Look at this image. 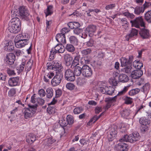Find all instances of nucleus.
Here are the masks:
<instances>
[{
	"label": "nucleus",
	"mask_w": 151,
	"mask_h": 151,
	"mask_svg": "<svg viewBox=\"0 0 151 151\" xmlns=\"http://www.w3.org/2000/svg\"><path fill=\"white\" fill-rule=\"evenodd\" d=\"M109 83L113 86H117L118 84V81L116 78L113 77L109 78Z\"/></svg>",
	"instance_id": "obj_33"
},
{
	"label": "nucleus",
	"mask_w": 151,
	"mask_h": 151,
	"mask_svg": "<svg viewBox=\"0 0 151 151\" xmlns=\"http://www.w3.org/2000/svg\"><path fill=\"white\" fill-rule=\"evenodd\" d=\"M63 77L62 73H56L51 80V83L53 86H57L60 83Z\"/></svg>",
	"instance_id": "obj_7"
},
{
	"label": "nucleus",
	"mask_w": 151,
	"mask_h": 151,
	"mask_svg": "<svg viewBox=\"0 0 151 151\" xmlns=\"http://www.w3.org/2000/svg\"><path fill=\"white\" fill-rule=\"evenodd\" d=\"M130 22L132 27H134L137 28H139L140 26L145 27V22L142 16L137 17L133 20H131Z\"/></svg>",
	"instance_id": "obj_6"
},
{
	"label": "nucleus",
	"mask_w": 151,
	"mask_h": 151,
	"mask_svg": "<svg viewBox=\"0 0 151 151\" xmlns=\"http://www.w3.org/2000/svg\"><path fill=\"white\" fill-rule=\"evenodd\" d=\"M13 51L14 54L17 57L20 56L22 54L21 51L19 49H14Z\"/></svg>",
	"instance_id": "obj_59"
},
{
	"label": "nucleus",
	"mask_w": 151,
	"mask_h": 151,
	"mask_svg": "<svg viewBox=\"0 0 151 151\" xmlns=\"http://www.w3.org/2000/svg\"><path fill=\"white\" fill-rule=\"evenodd\" d=\"M121 113L122 116L126 118L130 114L129 110L127 109L124 110L122 111Z\"/></svg>",
	"instance_id": "obj_43"
},
{
	"label": "nucleus",
	"mask_w": 151,
	"mask_h": 151,
	"mask_svg": "<svg viewBox=\"0 0 151 151\" xmlns=\"http://www.w3.org/2000/svg\"><path fill=\"white\" fill-rule=\"evenodd\" d=\"M65 48L67 50L70 52H73L75 50V47L72 44H67Z\"/></svg>",
	"instance_id": "obj_38"
},
{
	"label": "nucleus",
	"mask_w": 151,
	"mask_h": 151,
	"mask_svg": "<svg viewBox=\"0 0 151 151\" xmlns=\"http://www.w3.org/2000/svg\"><path fill=\"white\" fill-rule=\"evenodd\" d=\"M19 15L22 19L28 21L30 19L32 16L29 15V11L24 6H20L19 8Z\"/></svg>",
	"instance_id": "obj_3"
},
{
	"label": "nucleus",
	"mask_w": 151,
	"mask_h": 151,
	"mask_svg": "<svg viewBox=\"0 0 151 151\" xmlns=\"http://www.w3.org/2000/svg\"><path fill=\"white\" fill-rule=\"evenodd\" d=\"M16 92V89L14 88H12L8 92V96L10 97L13 96L15 94Z\"/></svg>",
	"instance_id": "obj_55"
},
{
	"label": "nucleus",
	"mask_w": 151,
	"mask_h": 151,
	"mask_svg": "<svg viewBox=\"0 0 151 151\" xmlns=\"http://www.w3.org/2000/svg\"><path fill=\"white\" fill-rule=\"evenodd\" d=\"M73 73L74 76H79L81 74L82 75V67L79 66H76L74 67Z\"/></svg>",
	"instance_id": "obj_23"
},
{
	"label": "nucleus",
	"mask_w": 151,
	"mask_h": 151,
	"mask_svg": "<svg viewBox=\"0 0 151 151\" xmlns=\"http://www.w3.org/2000/svg\"><path fill=\"white\" fill-rule=\"evenodd\" d=\"M94 43V42L93 39H91L89 41L86 42V45L88 47H92Z\"/></svg>",
	"instance_id": "obj_60"
},
{
	"label": "nucleus",
	"mask_w": 151,
	"mask_h": 151,
	"mask_svg": "<svg viewBox=\"0 0 151 151\" xmlns=\"http://www.w3.org/2000/svg\"><path fill=\"white\" fill-rule=\"evenodd\" d=\"M149 125H141L140 127V130L142 133H144L148 132L149 129Z\"/></svg>",
	"instance_id": "obj_46"
},
{
	"label": "nucleus",
	"mask_w": 151,
	"mask_h": 151,
	"mask_svg": "<svg viewBox=\"0 0 151 151\" xmlns=\"http://www.w3.org/2000/svg\"><path fill=\"white\" fill-rule=\"evenodd\" d=\"M144 18L149 23H151V10L148 11L145 14Z\"/></svg>",
	"instance_id": "obj_30"
},
{
	"label": "nucleus",
	"mask_w": 151,
	"mask_h": 151,
	"mask_svg": "<svg viewBox=\"0 0 151 151\" xmlns=\"http://www.w3.org/2000/svg\"><path fill=\"white\" fill-rule=\"evenodd\" d=\"M62 43L58 44L56 45L54 48V50H56L58 52V53H63L65 50V49L63 46L62 45Z\"/></svg>",
	"instance_id": "obj_25"
},
{
	"label": "nucleus",
	"mask_w": 151,
	"mask_h": 151,
	"mask_svg": "<svg viewBox=\"0 0 151 151\" xmlns=\"http://www.w3.org/2000/svg\"><path fill=\"white\" fill-rule=\"evenodd\" d=\"M66 119L68 122L67 123L68 125V127H70L71 125L73 123V116L71 115H68L67 116Z\"/></svg>",
	"instance_id": "obj_36"
},
{
	"label": "nucleus",
	"mask_w": 151,
	"mask_h": 151,
	"mask_svg": "<svg viewBox=\"0 0 151 151\" xmlns=\"http://www.w3.org/2000/svg\"><path fill=\"white\" fill-rule=\"evenodd\" d=\"M56 40L60 43L65 44L66 43L65 35L59 33L57 35L56 37Z\"/></svg>",
	"instance_id": "obj_20"
},
{
	"label": "nucleus",
	"mask_w": 151,
	"mask_h": 151,
	"mask_svg": "<svg viewBox=\"0 0 151 151\" xmlns=\"http://www.w3.org/2000/svg\"><path fill=\"white\" fill-rule=\"evenodd\" d=\"M57 53H58V51L54 50V48H52L50 52L49 59L50 60V61L53 60L54 58L55 54Z\"/></svg>",
	"instance_id": "obj_39"
},
{
	"label": "nucleus",
	"mask_w": 151,
	"mask_h": 151,
	"mask_svg": "<svg viewBox=\"0 0 151 151\" xmlns=\"http://www.w3.org/2000/svg\"><path fill=\"white\" fill-rule=\"evenodd\" d=\"M14 46L12 42L11 41H9L6 44L4 47V50L8 52H10L14 50Z\"/></svg>",
	"instance_id": "obj_21"
},
{
	"label": "nucleus",
	"mask_w": 151,
	"mask_h": 151,
	"mask_svg": "<svg viewBox=\"0 0 151 151\" xmlns=\"http://www.w3.org/2000/svg\"><path fill=\"white\" fill-rule=\"evenodd\" d=\"M69 41L70 43L74 45H78V40L76 37L74 36H71L69 38Z\"/></svg>",
	"instance_id": "obj_35"
},
{
	"label": "nucleus",
	"mask_w": 151,
	"mask_h": 151,
	"mask_svg": "<svg viewBox=\"0 0 151 151\" xmlns=\"http://www.w3.org/2000/svg\"><path fill=\"white\" fill-rule=\"evenodd\" d=\"M65 77L66 80L70 81H73L76 79L73 70L70 69L65 70Z\"/></svg>",
	"instance_id": "obj_10"
},
{
	"label": "nucleus",
	"mask_w": 151,
	"mask_h": 151,
	"mask_svg": "<svg viewBox=\"0 0 151 151\" xmlns=\"http://www.w3.org/2000/svg\"><path fill=\"white\" fill-rule=\"evenodd\" d=\"M118 79L120 82L125 83L127 82L129 80L128 76L125 74H122L119 75Z\"/></svg>",
	"instance_id": "obj_26"
},
{
	"label": "nucleus",
	"mask_w": 151,
	"mask_h": 151,
	"mask_svg": "<svg viewBox=\"0 0 151 151\" xmlns=\"http://www.w3.org/2000/svg\"><path fill=\"white\" fill-rule=\"evenodd\" d=\"M21 25L20 19L17 18H14L12 19V22L9 24L8 29L10 32L16 34L20 30Z\"/></svg>",
	"instance_id": "obj_1"
},
{
	"label": "nucleus",
	"mask_w": 151,
	"mask_h": 151,
	"mask_svg": "<svg viewBox=\"0 0 151 151\" xmlns=\"http://www.w3.org/2000/svg\"><path fill=\"white\" fill-rule=\"evenodd\" d=\"M98 120L97 115L94 116L92 118L88 123V124L90 125L91 124V123H94Z\"/></svg>",
	"instance_id": "obj_61"
},
{
	"label": "nucleus",
	"mask_w": 151,
	"mask_h": 151,
	"mask_svg": "<svg viewBox=\"0 0 151 151\" xmlns=\"http://www.w3.org/2000/svg\"><path fill=\"white\" fill-rule=\"evenodd\" d=\"M66 87L67 88L70 90H72L74 88L75 85L71 83H68L66 85Z\"/></svg>",
	"instance_id": "obj_57"
},
{
	"label": "nucleus",
	"mask_w": 151,
	"mask_h": 151,
	"mask_svg": "<svg viewBox=\"0 0 151 151\" xmlns=\"http://www.w3.org/2000/svg\"><path fill=\"white\" fill-rule=\"evenodd\" d=\"M63 58L65 61V65L67 66L71 65L72 62L73 57L70 54H66L64 55Z\"/></svg>",
	"instance_id": "obj_18"
},
{
	"label": "nucleus",
	"mask_w": 151,
	"mask_h": 151,
	"mask_svg": "<svg viewBox=\"0 0 151 151\" xmlns=\"http://www.w3.org/2000/svg\"><path fill=\"white\" fill-rule=\"evenodd\" d=\"M32 61L30 60L28 61L26 63L25 65V70L27 72L29 71L31 69V67L32 65Z\"/></svg>",
	"instance_id": "obj_37"
},
{
	"label": "nucleus",
	"mask_w": 151,
	"mask_h": 151,
	"mask_svg": "<svg viewBox=\"0 0 151 151\" xmlns=\"http://www.w3.org/2000/svg\"><path fill=\"white\" fill-rule=\"evenodd\" d=\"M53 90L50 87L48 88L46 90V97L48 99H51L53 95Z\"/></svg>",
	"instance_id": "obj_27"
},
{
	"label": "nucleus",
	"mask_w": 151,
	"mask_h": 151,
	"mask_svg": "<svg viewBox=\"0 0 151 151\" xmlns=\"http://www.w3.org/2000/svg\"><path fill=\"white\" fill-rule=\"evenodd\" d=\"M15 55L13 53H10L7 54L5 59V64L6 66L9 67L12 69L14 68V63L15 60Z\"/></svg>",
	"instance_id": "obj_4"
},
{
	"label": "nucleus",
	"mask_w": 151,
	"mask_h": 151,
	"mask_svg": "<svg viewBox=\"0 0 151 151\" xmlns=\"http://www.w3.org/2000/svg\"><path fill=\"white\" fill-rule=\"evenodd\" d=\"M8 83L9 86L11 87L19 86L20 84L19 77H16L9 78Z\"/></svg>",
	"instance_id": "obj_12"
},
{
	"label": "nucleus",
	"mask_w": 151,
	"mask_h": 151,
	"mask_svg": "<svg viewBox=\"0 0 151 151\" xmlns=\"http://www.w3.org/2000/svg\"><path fill=\"white\" fill-rule=\"evenodd\" d=\"M38 93L41 97H44L46 95L45 91L43 89H41L38 91Z\"/></svg>",
	"instance_id": "obj_63"
},
{
	"label": "nucleus",
	"mask_w": 151,
	"mask_h": 151,
	"mask_svg": "<svg viewBox=\"0 0 151 151\" xmlns=\"http://www.w3.org/2000/svg\"><path fill=\"white\" fill-rule=\"evenodd\" d=\"M125 67L124 68L122 69V71L127 73H130L132 71V65L127 64Z\"/></svg>",
	"instance_id": "obj_29"
},
{
	"label": "nucleus",
	"mask_w": 151,
	"mask_h": 151,
	"mask_svg": "<svg viewBox=\"0 0 151 151\" xmlns=\"http://www.w3.org/2000/svg\"><path fill=\"white\" fill-rule=\"evenodd\" d=\"M14 68L12 69L11 68L6 66V71L7 73L9 75L11 76L15 74L14 71L13 70V69H14Z\"/></svg>",
	"instance_id": "obj_45"
},
{
	"label": "nucleus",
	"mask_w": 151,
	"mask_h": 151,
	"mask_svg": "<svg viewBox=\"0 0 151 151\" xmlns=\"http://www.w3.org/2000/svg\"><path fill=\"white\" fill-rule=\"evenodd\" d=\"M128 88L129 87L128 86L125 87L122 91L119 92L117 96L122 95L124 94L127 91Z\"/></svg>",
	"instance_id": "obj_62"
},
{
	"label": "nucleus",
	"mask_w": 151,
	"mask_h": 151,
	"mask_svg": "<svg viewBox=\"0 0 151 151\" xmlns=\"http://www.w3.org/2000/svg\"><path fill=\"white\" fill-rule=\"evenodd\" d=\"M47 111L49 114H52L55 113V109L54 107L49 106L47 108Z\"/></svg>",
	"instance_id": "obj_44"
},
{
	"label": "nucleus",
	"mask_w": 151,
	"mask_h": 151,
	"mask_svg": "<svg viewBox=\"0 0 151 151\" xmlns=\"http://www.w3.org/2000/svg\"><path fill=\"white\" fill-rule=\"evenodd\" d=\"M78 84L80 86L83 85L86 83L85 79L83 78H79L77 80Z\"/></svg>",
	"instance_id": "obj_49"
},
{
	"label": "nucleus",
	"mask_w": 151,
	"mask_h": 151,
	"mask_svg": "<svg viewBox=\"0 0 151 151\" xmlns=\"http://www.w3.org/2000/svg\"><path fill=\"white\" fill-rule=\"evenodd\" d=\"M123 14L128 18H130V19H133L134 17V15L132 13H130L128 12H123Z\"/></svg>",
	"instance_id": "obj_51"
},
{
	"label": "nucleus",
	"mask_w": 151,
	"mask_h": 151,
	"mask_svg": "<svg viewBox=\"0 0 151 151\" xmlns=\"http://www.w3.org/2000/svg\"><path fill=\"white\" fill-rule=\"evenodd\" d=\"M140 91V90L138 88L133 89L131 90L128 92V94L130 96H133L138 93Z\"/></svg>",
	"instance_id": "obj_41"
},
{
	"label": "nucleus",
	"mask_w": 151,
	"mask_h": 151,
	"mask_svg": "<svg viewBox=\"0 0 151 151\" xmlns=\"http://www.w3.org/2000/svg\"><path fill=\"white\" fill-rule=\"evenodd\" d=\"M96 30V26L93 24L89 25L86 29V32L87 33L90 37H92L93 35Z\"/></svg>",
	"instance_id": "obj_13"
},
{
	"label": "nucleus",
	"mask_w": 151,
	"mask_h": 151,
	"mask_svg": "<svg viewBox=\"0 0 151 151\" xmlns=\"http://www.w3.org/2000/svg\"><path fill=\"white\" fill-rule=\"evenodd\" d=\"M139 34L142 38L144 39H148L150 35L149 31L144 28L140 29Z\"/></svg>",
	"instance_id": "obj_14"
},
{
	"label": "nucleus",
	"mask_w": 151,
	"mask_h": 151,
	"mask_svg": "<svg viewBox=\"0 0 151 151\" xmlns=\"http://www.w3.org/2000/svg\"><path fill=\"white\" fill-rule=\"evenodd\" d=\"M62 91L61 90L58 88L55 91V98L59 97L62 94Z\"/></svg>",
	"instance_id": "obj_58"
},
{
	"label": "nucleus",
	"mask_w": 151,
	"mask_h": 151,
	"mask_svg": "<svg viewBox=\"0 0 151 151\" xmlns=\"http://www.w3.org/2000/svg\"><path fill=\"white\" fill-rule=\"evenodd\" d=\"M139 122L141 125H149L150 123V120L145 117H142L139 119Z\"/></svg>",
	"instance_id": "obj_24"
},
{
	"label": "nucleus",
	"mask_w": 151,
	"mask_h": 151,
	"mask_svg": "<svg viewBox=\"0 0 151 151\" xmlns=\"http://www.w3.org/2000/svg\"><path fill=\"white\" fill-rule=\"evenodd\" d=\"M117 126L116 125H113L111 126L109 132H108V137L109 141H111L115 138L117 134Z\"/></svg>",
	"instance_id": "obj_9"
},
{
	"label": "nucleus",
	"mask_w": 151,
	"mask_h": 151,
	"mask_svg": "<svg viewBox=\"0 0 151 151\" xmlns=\"http://www.w3.org/2000/svg\"><path fill=\"white\" fill-rule=\"evenodd\" d=\"M118 148L121 151H127L128 146L127 144L121 142L118 144Z\"/></svg>",
	"instance_id": "obj_22"
},
{
	"label": "nucleus",
	"mask_w": 151,
	"mask_h": 151,
	"mask_svg": "<svg viewBox=\"0 0 151 151\" xmlns=\"http://www.w3.org/2000/svg\"><path fill=\"white\" fill-rule=\"evenodd\" d=\"M119 141L122 142L124 141L129 142V136L127 134L125 135L122 138L119 140Z\"/></svg>",
	"instance_id": "obj_64"
},
{
	"label": "nucleus",
	"mask_w": 151,
	"mask_h": 151,
	"mask_svg": "<svg viewBox=\"0 0 151 151\" xmlns=\"http://www.w3.org/2000/svg\"><path fill=\"white\" fill-rule=\"evenodd\" d=\"M144 11V9H143L142 7L137 6L134 10V12L135 14L139 15L141 13H143Z\"/></svg>",
	"instance_id": "obj_34"
},
{
	"label": "nucleus",
	"mask_w": 151,
	"mask_h": 151,
	"mask_svg": "<svg viewBox=\"0 0 151 151\" xmlns=\"http://www.w3.org/2000/svg\"><path fill=\"white\" fill-rule=\"evenodd\" d=\"M82 76L84 78H89L92 77L93 72L91 68L87 65H84L82 67Z\"/></svg>",
	"instance_id": "obj_5"
},
{
	"label": "nucleus",
	"mask_w": 151,
	"mask_h": 151,
	"mask_svg": "<svg viewBox=\"0 0 151 151\" xmlns=\"http://www.w3.org/2000/svg\"><path fill=\"white\" fill-rule=\"evenodd\" d=\"M123 99L124 100L126 104H130L132 102V99L127 96H124Z\"/></svg>",
	"instance_id": "obj_42"
},
{
	"label": "nucleus",
	"mask_w": 151,
	"mask_h": 151,
	"mask_svg": "<svg viewBox=\"0 0 151 151\" xmlns=\"http://www.w3.org/2000/svg\"><path fill=\"white\" fill-rule=\"evenodd\" d=\"M138 31L134 28H132L130 30V33L127 34L125 37V40L128 41L129 39L136 37L138 35Z\"/></svg>",
	"instance_id": "obj_15"
},
{
	"label": "nucleus",
	"mask_w": 151,
	"mask_h": 151,
	"mask_svg": "<svg viewBox=\"0 0 151 151\" xmlns=\"http://www.w3.org/2000/svg\"><path fill=\"white\" fill-rule=\"evenodd\" d=\"M24 116L26 119L31 118L35 113L34 111L30 110L29 108H24Z\"/></svg>",
	"instance_id": "obj_16"
},
{
	"label": "nucleus",
	"mask_w": 151,
	"mask_h": 151,
	"mask_svg": "<svg viewBox=\"0 0 151 151\" xmlns=\"http://www.w3.org/2000/svg\"><path fill=\"white\" fill-rule=\"evenodd\" d=\"M143 74V71L141 70H136L132 71L131 74V76L132 78L134 79L139 78Z\"/></svg>",
	"instance_id": "obj_19"
},
{
	"label": "nucleus",
	"mask_w": 151,
	"mask_h": 151,
	"mask_svg": "<svg viewBox=\"0 0 151 151\" xmlns=\"http://www.w3.org/2000/svg\"><path fill=\"white\" fill-rule=\"evenodd\" d=\"M67 122H68L65 118L62 117L61 118L59 122L60 125L61 126V128H64L67 126L68 125Z\"/></svg>",
	"instance_id": "obj_31"
},
{
	"label": "nucleus",
	"mask_w": 151,
	"mask_h": 151,
	"mask_svg": "<svg viewBox=\"0 0 151 151\" xmlns=\"http://www.w3.org/2000/svg\"><path fill=\"white\" fill-rule=\"evenodd\" d=\"M28 106L29 107V109L30 110L34 111L35 112H36L37 107V104H35L33 105H31L30 104H28Z\"/></svg>",
	"instance_id": "obj_52"
},
{
	"label": "nucleus",
	"mask_w": 151,
	"mask_h": 151,
	"mask_svg": "<svg viewBox=\"0 0 151 151\" xmlns=\"http://www.w3.org/2000/svg\"><path fill=\"white\" fill-rule=\"evenodd\" d=\"M91 60V57L89 55L85 56L82 57L79 63L82 66L86 65V64H89L90 63Z\"/></svg>",
	"instance_id": "obj_17"
},
{
	"label": "nucleus",
	"mask_w": 151,
	"mask_h": 151,
	"mask_svg": "<svg viewBox=\"0 0 151 151\" xmlns=\"http://www.w3.org/2000/svg\"><path fill=\"white\" fill-rule=\"evenodd\" d=\"M47 69H52L55 71V73H62L63 68L61 63L57 60L47 63L46 65Z\"/></svg>",
	"instance_id": "obj_2"
},
{
	"label": "nucleus",
	"mask_w": 151,
	"mask_h": 151,
	"mask_svg": "<svg viewBox=\"0 0 151 151\" xmlns=\"http://www.w3.org/2000/svg\"><path fill=\"white\" fill-rule=\"evenodd\" d=\"M92 50L90 48H87L81 51V53L83 55H85L90 54Z\"/></svg>",
	"instance_id": "obj_47"
},
{
	"label": "nucleus",
	"mask_w": 151,
	"mask_h": 151,
	"mask_svg": "<svg viewBox=\"0 0 151 151\" xmlns=\"http://www.w3.org/2000/svg\"><path fill=\"white\" fill-rule=\"evenodd\" d=\"M80 63H79V62H78L77 61V60H73L72 63L70 65V68H73L76 66H78L77 65H80Z\"/></svg>",
	"instance_id": "obj_54"
},
{
	"label": "nucleus",
	"mask_w": 151,
	"mask_h": 151,
	"mask_svg": "<svg viewBox=\"0 0 151 151\" xmlns=\"http://www.w3.org/2000/svg\"><path fill=\"white\" fill-rule=\"evenodd\" d=\"M83 110V108L81 107H76L75 108L73 112L75 114H78Z\"/></svg>",
	"instance_id": "obj_50"
},
{
	"label": "nucleus",
	"mask_w": 151,
	"mask_h": 151,
	"mask_svg": "<svg viewBox=\"0 0 151 151\" xmlns=\"http://www.w3.org/2000/svg\"><path fill=\"white\" fill-rule=\"evenodd\" d=\"M121 66L122 67L125 66L127 64V60L125 58H122L121 59Z\"/></svg>",
	"instance_id": "obj_48"
},
{
	"label": "nucleus",
	"mask_w": 151,
	"mask_h": 151,
	"mask_svg": "<svg viewBox=\"0 0 151 151\" xmlns=\"http://www.w3.org/2000/svg\"><path fill=\"white\" fill-rule=\"evenodd\" d=\"M53 6L52 5H49L47 6L46 11H45V13L46 17L51 15L53 13Z\"/></svg>",
	"instance_id": "obj_32"
},
{
	"label": "nucleus",
	"mask_w": 151,
	"mask_h": 151,
	"mask_svg": "<svg viewBox=\"0 0 151 151\" xmlns=\"http://www.w3.org/2000/svg\"><path fill=\"white\" fill-rule=\"evenodd\" d=\"M133 66L137 70H140L141 68L143 66V64L139 61L135 60L133 62Z\"/></svg>",
	"instance_id": "obj_28"
},
{
	"label": "nucleus",
	"mask_w": 151,
	"mask_h": 151,
	"mask_svg": "<svg viewBox=\"0 0 151 151\" xmlns=\"http://www.w3.org/2000/svg\"><path fill=\"white\" fill-rule=\"evenodd\" d=\"M29 138H27L26 141L27 142H29L30 139L32 142H34L36 139L35 135L33 134H30L29 135Z\"/></svg>",
	"instance_id": "obj_40"
},
{
	"label": "nucleus",
	"mask_w": 151,
	"mask_h": 151,
	"mask_svg": "<svg viewBox=\"0 0 151 151\" xmlns=\"http://www.w3.org/2000/svg\"><path fill=\"white\" fill-rule=\"evenodd\" d=\"M149 88L150 84L148 83H146L142 87L141 91L142 92H145L149 90Z\"/></svg>",
	"instance_id": "obj_56"
},
{
	"label": "nucleus",
	"mask_w": 151,
	"mask_h": 151,
	"mask_svg": "<svg viewBox=\"0 0 151 151\" xmlns=\"http://www.w3.org/2000/svg\"><path fill=\"white\" fill-rule=\"evenodd\" d=\"M21 37L20 35L19 36H16L14 39L15 45L16 47L17 48H21L24 46L26 45H27L29 42L25 40L26 39H19L18 40L19 37Z\"/></svg>",
	"instance_id": "obj_8"
},
{
	"label": "nucleus",
	"mask_w": 151,
	"mask_h": 151,
	"mask_svg": "<svg viewBox=\"0 0 151 151\" xmlns=\"http://www.w3.org/2000/svg\"><path fill=\"white\" fill-rule=\"evenodd\" d=\"M140 137L138 133L136 132H134L132 134H130L129 135V142L133 143L139 141Z\"/></svg>",
	"instance_id": "obj_11"
},
{
	"label": "nucleus",
	"mask_w": 151,
	"mask_h": 151,
	"mask_svg": "<svg viewBox=\"0 0 151 151\" xmlns=\"http://www.w3.org/2000/svg\"><path fill=\"white\" fill-rule=\"evenodd\" d=\"M109 89V86H103L101 88V91L103 93L106 94Z\"/></svg>",
	"instance_id": "obj_53"
}]
</instances>
